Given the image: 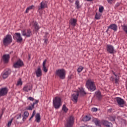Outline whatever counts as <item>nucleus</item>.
Here are the masks:
<instances>
[{
    "mask_svg": "<svg viewBox=\"0 0 127 127\" xmlns=\"http://www.w3.org/2000/svg\"><path fill=\"white\" fill-rule=\"evenodd\" d=\"M62 110L64 111V113H67V112H68V108L66 107V105L65 104L63 105Z\"/></svg>",
    "mask_w": 127,
    "mask_h": 127,
    "instance_id": "obj_31",
    "label": "nucleus"
},
{
    "mask_svg": "<svg viewBox=\"0 0 127 127\" xmlns=\"http://www.w3.org/2000/svg\"><path fill=\"white\" fill-rule=\"evenodd\" d=\"M108 119L109 121H111V122H115V121H116V117L114 116H110L108 118Z\"/></svg>",
    "mask_w": 127,
    "mask_h": 127,
    "instance_id": "obj_32",
    "label": "nucleus"
},
{
    "mask_svg": "<svg viewBox=\"0 0 127 127\" xmlns=\"http://www.w3.org/2000/svg\"><path fill=\"white\" fill-rule=\"evenodd\" d=\"M106 50L107 52L110 53V54H114V53H116V50L115 49V47L112 45H107L106 47Z\"/></svg>",
    "mask_w": 127,
    "mask_h": 127,
    "instance_id": "obj_8",
    "label": "nucleus"
},
{
    "mask_svg": "<svg viewBox=\"0 0 127 127\" xmlns=\"http://www.w3.org/2000/svg\"><path fill=\"white\" fill-rule=\"evenodd\" d=\"M75 4L76 5V8H77V9H79V8H81V5H80V2L79 1V0H76Z\"/></svg>",
    "mask_w": 127,
    "mask_h": 127,
    "instance_id": "obj_27",
    "label": "nucleus"
},
{
    "mask_svg": "<svg viewBox=\"0 0 127 127\" xmlns=\"http://www.w3.org/2000/svg\"><path fill=\"white\" fill-rule=\"evenodd\" d=\"M24 92H28V91H31L32 90V86L30 85H26L23 87V89Z\"/></svg>",
    "mask_w": 127,
    "mask_h": 127,
    "instance_id": "obj_22",
    "label": "nucleus"
},
{
    "mask_svg": "<svg viewBox=\"0 0 127 127\" xmlns=\"http://www.w3.org/2000/svg\"><path fill=\"white\" fill-rule=\"evenodd\" d=\"M16 86H22V81H21V79H19L18 81H17Z\"/></svg>",
    "mask_w": 127,
    "mask_h": 127,
    "instance_id": "obj_34",
    "label": "nucleus"
},
{
    "mask_svg": "<svg viewBox=\"0 0 127 127\" xmlns=\"http://www.w3.org/2000/svg\"><path fill=\"white\" fill-rule=\"evenodd\" d=\"M33 109H34V106L33 105V104L31 105L26 107V110H27L28 111H32V110H33Z\"/></svg>",
    "mask_w": 127,
    "mask_h": 127,
    "instance_id": "obj_28",
    "label": "nucleus"
},
{
    "mask_svg": "<svg viewBox=\"0 0 127 127\" xmlns=\"http://www.w3.org/2000/svg\"><path fill=\"white\" fill-rule=\"evenodd\" d=\"M62 103H61V98L59 97H56L53 100V106L57 110L60 108Z\"/></svg>",
    "mask_w": 127,
    "mask_h": 127,
    "instance_id": "obj_4",
    "label": "nucleus"
},
{
    "mask_svg": "<svg viewBox=\"0 0 127 127\" xmlns=\"http://www.w3.org/2000/svg\"><path fill=\"white\" fill-rule=\"evenodd\" d=\"M13 39L17 41V42H22L23 39L21 37L20 33H16L14 34Z\"/></svg>",
    "mask_w": 127,
    "mask_h": 127,
    "instance_id": "obj_10",
    "label": "nucleus"
},
{
    "mask_svg": "<svg viewBox=\"0 0 127 127\" xmlns=\"http://www.w3.org/2000/svg\"><path fill=\"white\" fill-rule=\"evenodd\" d=\"M26 119H27V117L24 116V117L23 118L22 121L23 122H25V121L26 120Z\"/></svg>",
    "mask_w": 127,
    "mask_h": 127,
    "instance_id": "obj_47",
    "label": "nucleus"
},
{
    "mask_svg": "<svg viewBox=\"0 0 127 127\" xmlns=\"http://www.w3.org/2000/svg\"><path fill=\"white\" fill-rule=\"evenodd\" d=\"M9 58L10 57L9 56V54L4 55L2 56V60L3 62L5 64L8 63V61H9Z\"/></svg>",
    "mask_w": 127,
    "mask_h": 127,
    "instance_id": "obj_14",
    "label": "nucleus"
},
{
    "mask_svg": "<svg viewBox=\"0 0 127 127\" xmlns=\"http://www.w3.org/2000/svg\"><path fill=\"white\" fill-rule=\"evenodd\" d=\"M28 100L33 101H34V98L33 97H28Z\"/></svg>",
    "mask_w": 127,
    "mask_h": 127,
    "instance_id": "obj_43",
    "label": "nucleus"
},
{
    "mask_svg": "<svg viewBox=\"0 0 127 127\" xmlns=\"http://www.w3.org/2000/svg\"><path fill=\"white\" fill-rule=\"evenodd\" d=\"M102 124L103 126L106 127H113V124L109 122V121L106 120H103L102 121Z\"/></svg>",
    "mask_w": 127,
    "mask_h": 127,
    "instance_id": "obj_17",
    "label": "nucleus"
},
{
    "mask_svg": "<svg viewBox=\"0 0 127 127\" xmlns=\"http://www.w3.org/2000/svg\"><path fill=\"white\" fill-rule=\"evenodd\" d=\"M108 31H109V29H108L106 30V32H108Z\"/></svg>",
    "mask_w": 127,
    "mask_h": 127,
    "instance_id": "obj_51",
    "label": "nucleus"
},
{
    "mask_svg": "<svg viewBox=\"0 0 127 127\" xmlns=\"http://www.w3.org/2000/svg\"><path fill=\"white\" fill-rule=\"evenodd\" d=\"M8 92V89L7 87H3L0 89V97L6 96Z\"/></svg>",
    "mask_w": 127,
    "mask_h": 127,
    "instance_id": "obj_12",
    "label": "nucleus"
},
{
    "mask_svg": "<svg viewBox=\"0 0 127 127\" xmlns=\"http://www.w3.org/2000/svg\"><path fill=\"white\" fill-rule=\"evenodd\" d=\"M44 43L46 44H47L48 43V39H44Z\"/></svg>",
    "mask_w": 127,
    "mask_h": 127,
    "instance_id": "obj_45",
    "label": "nucleus"
},
{
    "mask_svg": "<svg viewBox=\"0 0 127 127\" xmlns=\"http://www.w3.org/2000/svg\"><path fill=\"white\" fill-rule=\"evenodd\" d=\"M14 118H16V120H19V119H21V114L16 115Z\"/></svg>",
    "mask_w": 127,
    "mask_h": 127,
    "instance_id": "obj_36",
    "label": "nucleus"
},
{
    "mask_svg": "<svg viewBox=\"0 0 127 127\" xmlns=\"http://www.w3.org/2000/svg\"><path fill=\"white\" fill-rule=\"evenodd\" d=\"M87 1H93L94 0H86Z\"/></svg>",
    "mask_w": 127,
    "mask_h": 127,
    "instance_id": "obj_49",
    "label": "nucleus"
},
{
    "mask_svg": "<svg viewBox=\"0 0 127 127\" xmlns=\"http://www.w3.org/2000/svg\"><path fill=\"white\" fill-rule=\"evenodd\" d=\"M107 0V2L108 3H109L110 4H112V3H113V2L114 1V0Z\"/></svg>",
    "mask_w": 127,
    "mask_h": 127,
    "instance_id": "obj_42",
    "label": "nucleus"
},
{
    "mask_svg": "<svg viewBox=\"0 0 127 127\" xmlns=\"http://www.w3.org/2000/svg\"><path fill=\"white\" fill-rule=\"evenodd\" d=\"M83 69H84V67L82 66H79L77 68V72L78 73H81V71H83Z\"/></svg>",
    "mask_w": 127,
    "mask_h": 127,
    "instance_id": "obj_33",
    "label": "nucleus"
},
{
    "mask_svg": "<svg viewBox=\"0 0 127 127\" xmlns=\"http://www.w3.org/2000/svg\"><path fill=\"white\" fill-rule=\"evenodd\" d=\"M23 65H24L23 62L20 59H19L15 64H14L13 67H14V68H19V67H22Z\"/></svg>",
    "mask_w": 127,
    "mask_h": 127,
    "instance_id": "obj_13",
    "label": "nucleus"
},
{
    "mask_svg": "<svg viewBox=\"0 0 127 127\" xmlns=\"http://www.w3.org/2000/svg\"><path fill=\"white\" fill-rule=\"evenodd\" d=\"M108 29H112L114 31L118 30V26L116 24H112L108 27Z\"/></svg>",
    "mask_w": 127,
    "mask_h": 127,
    "instance_id": "obj_18",
    "label": "nucleus"
},
{
    "mask_svg": "<svg viewBox=\"0 0 127 127\" xmlns=\"http://www.w3.org/2000/svg\"><path fill=\"white\" fill-rule=\"evenodd\" d=\"M99 12H103L104 11V6H101L99 7Z\"/></svg>",
    "mask_w": 127,
    "mask_h": 127,
    "instance_id": "obj_39",
    "label": "nucleus"
},
{
    "mask_svg": "<svg viewBox=\"0 0 127 127\" xmlns=\"http://www.w3.org/2000/svg\"><path fill=\"white\" fill-rule=\"evenodd\" d=\"M56 75L60 77V79L64 80L66 77V70L64 68L58 69L56 71Z\"/></svg>",
    "mask_w": 127,
    "mask_h": 127,
    "instance_id": "obj_3",
    "label": "nucleus"
},
{
    "mask_svg": "<svg viewBox=\"0 0 127 127\" xmlns=\"http://www.w3.org/2000/svg\"><path fill=\"white\" fill-rule=\"evenodd\" d=\"M12 121H13V118H12L11 121H9L7 124V127H9L11 126V123H12Z\"/></svg>",
    "mask_w": 127,
    "mask_h": 127,
    "instance_id": "obj_40",
    "label": "nucleus"
},
{
    "mask_svg": "<svg viewBox=\"0 0 127 127\" xmlns=\"http://www.w3.org/2000/svg\"><path fill=\"white\" fill-rule=\"evenodd\" d=\"M35 110H34L32 113V115L31 116V117H30V118L29 119V121H31V119L33 118V117H34V116H35Z\"/></svg>",
    "mask_w": 127,
    "mask_h": 127,
    "instance_id": "obj_37",
    "label": "nucleus"
},
{
    "mask_svg": "<svg viewBox=\"0 0 127 127\" xmlns=\"http://www.w3.org/2000/svg\"><path fill=\"white\" fill-rule=\"evenodd\" d=\"M92 112H97L98 111V108H92L91 109Z\"/></svg>",
    "mask_w": 127,
    "mask_h": 127,
    "instance_id": "obj_41",
    "label": "nucleus"
},
{
    "mask_svg": "<svg viewBox=\"0 0 127 127\" xmlns=\"http://www.w3.org/2000/svg\"><path fill=\"white\" fill-rule=\"evenodd\" d=\"M37 77H39L42 76V71L40 67H38L37 69L35 71Z\"/></svg>",
    "mask_w": 127,
    "mask_h": 127,
    "instance_id": "obj_19",
    "label": "nucleus"
},
{
    "mask_svg": "<svg viewBox=\"0 0 127 127\" xmlns=\"http://www.w3.org/2000/svg\"><path fill=\"white\" fill-rule=\"evenodd\" d=\"M121 3L120 2H117L116 3V4H115V7H119V6L120 5Z\"/></svg>",
    "mask_w": 127,
    "mask_h": 127,
    "instance_id": "obj_44",
    "label": "nucleus"
},
{
    "mask_svg": "<svg viewBox=\"0 0 127 127\" xmlns=\"http://www.w3.org/2000/svg\"><path fill=\"white\" fill-rule=\"evenodd\" d=\"M113 81H114V78H113Z\"/></svg>",
    "mask_w": 127,
    "mask_h": 127,
    "instance_id": "obj_53",
    "label": "nucleus"
},
{
    "mask_svg": "<svg viewBox=\"0 0 127 127\" xmlns=\"http://www.w3.org/2000/svg\"><path fill=\"white\" fill-rule=\"evenodd\" d=\"M47 34H48V33H46V35H45V36H47Z\"/></svg>",
    "mask_w": 127,
    "mask_h": 127,
    "instance_id": "obj_50",
    "label": "nucleus"
},
{
    "mask_svg": "<svg viewBox=\"0 0 127 127\" xmlns=\"http://www.w3.org/2000/svg\"><path fill=\"white\" fill-rule=\"evenodd\" d=\"M95 96L96 98L98 99V100H101V99L102 98V94L99 91L95 92Z\"/></svg>",
    "mask_w": 127,
    "mask_h": 127,
    "instance_id": "obj_25",
    "label": "nucleus"
},
{
    "mask_svg": "<svg viewBox=\"0 0 127 127\" xmlns=\"http://www.w3.org/2000/svg\"><path fill=\"white\" fill-rule=\"evenodd\" d=\"M35 118L36 122H37V123H40V120H41V118L40 117V114L37 113Z\"/></svg>",
    "mask_w": 127,
    "mask_h": 127,
    "instance_id": "obj_26",
    "label": "nucleus"
},
{
    "mask_svg": "<svg viewBox=\"0 0 127 127\" xmlns=\"http://www.w3.org/2000/svg\"><path fill=\"white\" fill-rule=\"evenodd\" d=\"M116 102H117V104H118V105L119 107H121V108H124L125 106V103H126V101L124 99H122L121 97H116L115 98Z\"/></svg>",
    "mask_w": 127,
    "mask_h": 127,
    "instance_id": "obj_7",
    "label": "nucleus"
},
{
    "mask_svg": "<svg viewBox=\"0 0 127 127\" xmlns=\"http://www.w3.org/2000/svg\"><path fill=\"white\" fill-rule=\"evenodd\" d=\"M32 27L34 28L36 31H38L39 29H40V27L38 25V23L37 22H33L32 23Z\"/></svg>",
    "mask_w": 127,
    "mask_h": 127,
    "instance_id": "obj_16",
    "label": "nucleus"
},
{
    "mask_svg": "<svg viewBox=\"0 0 127 127\" xmlns=\"http://www.w3.org/2000/svg\"><path fill=\"white\" fill-rule=\"evenodd\" d=\"M69 24L71 25V26H76V24H77V19H70V20H69Z\"/></svg>",
    "mask_w": 127,
    "mask_h": 127,
    "instance_id": "obj_20",
    "label": "nucleus"
},
{
    "mask_svg": "<svg viewBox=\"0 0 127 127\" xmlns=\"http://www.w3.org/2000/svg\"><path fill=\"white\" fill-rule=\"evenodd\" d=\"M12 42V37L10 34L6 35L3 39V44L4 46H8Z\"/></svg>",
    "mask_w": 127,
    "mask_h": 127,
    "instance_id": "obj_5",
    "label": "nucleus"
},
{
    "mask_svg": "<svg viewBox=\"0 0 127 127\" xmlns=\"http://www.w3.org/2000/svg\"><path fill=\"white\" fill-rule=\"evenodd\" d=\"M47 6L46 3L44 1H42L40 3V6L39 7L38 10H41V9H43V8H45Z\"/></svg>",
    "mask_w": 127,
    "mask_h": 127,
    "instance_id": "obj_21",
    "label": "nucleus"
},
{
    "mask_svg": "<svg viewBox=\"0 0 127 127\" xmlns=\"http://www.w3.org/2000/svg\"><path fill=\"white\" fill-rule=\"evenodd\" d=\"M92 122L95 124V126H97V127H101V126H102L101 120L98 118H93Z\"/></svg>",
    "mask_w": 127,
    "mask_h": 127,
    "instance_id": "obj_15",
    "label": "nucleus"
},
{
    "mask_svg": "<svg viewBox=\"0 0 127 127\" xmlns=\"http://www.w3.org/2000/svg\"><path fill=\"white\" fill-rule=\"evenodd\" d=\"M43 71H44L45 73H47L48 71V69L46 67V60L44 61L43 63Z\"/></svg>",
    "mask_w": 127,
    "mask_h": 127,
    "instance_id": "obj_23",
    "label": "nucleus"
},
{
    "mask_svg": "<svg viewBox=\"0 0 127 127\" xmlns=\"http://www.w3.org/2000/svg\"><path fill=\"white\" fill-rule=\"evenodd\" d=\"M72 0H68V1H69L70 2H71Z\"/></svg>",
    "mask_w": 127,
    "mask_h": 127,
    "instance_id": "obj_52",
    "label": "nucleus"
},
{
    "mask_svg": "<svg viewBox=\"0 0 127 127\" xmlns=\"http://www.w3.org/2000/svg\"><path fill=\"white\" fill-rule=\"evenodd\" d=\"M28 116H29V113H28V112L26 111L24 113V117H25L26 118H28Z\"/></svg>",
    "mask_w": 127,
    "mask_h": 127,
    "instance_id": "obj_38",
    "label": "nucleus"
},
{
    "mask_svg": "<svg viewBox=\"0 0 127 127\" xmlns=\"http://www.w3.org/2000/svg\"><path fill=\"white\" fill-rule=\"evenodd\" d=\"M34 8H35V6L34 5H31L26 8L25 13H28V12H29V10H31V9H34Z\"/></svg>",
    "mask_w": 127,
    "mask_h": 127,
    "instance_id": "obj_24",
    "label": "nucleus"
},
{
    "mask_svg": "<svg viewBox=\"0 0 127 127\" xmlns=\"http://www.w3.org/2000/svg\"><path fill=\"white\" fill-rule=\"evenodd\" d=\"M101 13L97 12L95 16V19H101Z\"/></svg>",
    "mask_w": 127,
    "mask_h": 127,
    "instance_id": "obj_30",
    "label": "nucleus"
},
{
    "mask_svg": "<svg viewBox=\"0 0 127 127\" xmlns=\"http://www.w3.org/2000/svg\"><path fill=\"white\" fill-rule=\"evenodd\" d=\"M86 87L88 91L94 92L96 91V84L94 81L91 79H88L86 82Z\"/></svg>",
    "mask_w": 127,
    "mask_h": 127,
    "instance_id": "obj_2",
    "label": "nucleus"
},
{
    "mask_svg": "<svg viewBox=\"0 0 127 127\" xmlns=\"http://www.w3.org/2000/svg\"><path fill=\"white\" fill-rule=\"evenodd\" d=\"M73 125H74V117L70 116L64 124V127H73Z\"/></svg>",
    "mask_w": 127,
    "mask_h": 127,
    "instance_id": "obj_6",
    "label": "nucleus"
},
{
    "mask_svg": "<svg viewBox=\"0 0 127 127\" xmlns=\"http://www.w3.org/2000/svg\"><path fill=\"white\" fill-rule=\"evenodd\" d=\"M11 74V70L10 69H7L4 70L2 73V77L3 79H7L8 76Z\"/></svg>",
    "mask_w": 127,
    "mask_h": 127,
    "instance_id": "obj_11",
    "label": "nucleus"
},
{
    "mask_svg": "<svg viewBox=\"0 0 127 127\" xmlns=\"http://www.w3.org/2000/svg\"><path fill=\"white\" fill-rule=\"evenodd\" d=\"M39 102V100H36L35 101V102H34L33 103V105L34 106L35 105H36V104L38 103Z\"/></svg>",
    "mask_w": 127,
    "mask_h": 127,
    "instance_id": "obj_46",
    "label": "nucleus"
},
{
    "mask_svg": "<svg viewBox=\"0 0 127 127\" xmlns=\"http://www.w3.org/2000/svg\"><path fill=\"white\" fill-rule=\"evenodd\" d=\"M112 73H113V74H114V75H115L116 77H117V76H118V75H117V74H116V73H115L114 71H112Z\"/></svg>",
    "mask_w": 127,
    "mask_h": 127,
    "instance_id": "obj_48",
    "label": "nucleus"
},
{
    "mask_svg": "<svg viewBox=\"0 0 127 127\" xmlns=\"http://www.w3.org/2000/svg\"><path fill=\"white\" fill-rule=\"evenodd\" d=\"M115 84H119V81H120V77L119 76H117L115 79Z\"/></svg>",
    "mask_w": 127,
    "mask_h": 127,
    "instance_id": "obj_35",
    "label": "nucleus"
},
{
    "mask_svg": "<svg viewBox=\"0 0 127 127\" xmlns=\"http://www.w3.org/2000/svg\"><path fill=\"white\" fill-rule=\"evenodd\" d=\"M90 120H91V117L88 116H86V117H83L82 119V121L83 122H89Z\"/></svg>",
    "mask_w": 127,
    "mask_h": 127,
    "instance_id": "obj_29",
    "label": "nucleus"
},
{
    "mask_svg": "<svg viewBox=\"0 0 127 127\" xmlns=\"http://www.w3.org/2000/svg\"><path fill=\"white\" fill-rule=\"evenodd\" d=\"M21 33L23 36H26V37H30L32 35V33L30 29L23 30L21 31Z\"/></svg>",
    "mask_w": 127,
    "mask_h": 127,
    "instance_id": "obj_9",
    "label": "nucleus"
},
{
    "mask_svg": "<svg viewBox=\"0 0 127 127\" xmlns=\"http://www.w3.org/2000/svg\"><path fill=\"white\" fill-rule=\"evenodd\" d=\"M79 93L80 96H85L87 93L85 92V89L83 87L79 88V91H75V93L72 95V101L75 104L78 102V98H79Z\"/></svg>",
    "mask_w": 127,
    "mask_h": 127,
    "instance_id": "obj_1",
    "label": "nucleus"
}]
</instances>
